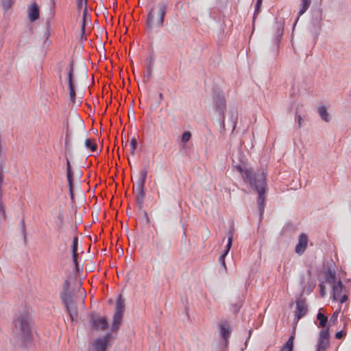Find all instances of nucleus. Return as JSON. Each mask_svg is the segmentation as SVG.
I'll return each mask as SVG.
<instances>
[{
	"mask_svg": "<svg viewBox=\"0 0 351 351\" xmlns=\"http://www.w3.org/2000/svg\"><path fill=\"white\" fill-rule=\"evenodd\" d=\"M191 137V134L190 132H184L182 135V142L185 143L188 142Z\"/></svg>",
	"mask_w": 351,
	"mask_h": 351,
	"instance_id": "30",
	"label": "nucleus"
},
{
	"mask_svg": "<svg viewBox=\"0 0 351 351\" xmlns=\"http://www.w3.org/2000/svg\"><path fill=\"white\" fill-rule=\"evenodd\" d=\"M90 22L89 16L88 14L87 9L85 8L83 10L82 21L81 25V37L82 39L86 40L85 36V27L87 23Z\"/></svg>",
	"mask_w": 351,
	"mask_h": 351,
	"instance_id": "15",
	"label": "nucleus"
},
{
	"mask_svg": "<svg viewBox=\"0 0 351 351\" xmlns=\"http://www.w3.org/2000/svg\"><path fill=\"white\" fill-rule=\"evenodd\" d=\"M348 300V296L346 294H343L342 295H340V298H339V301L341 304H343L346 302Z\"/></svg>",
	"mask_w": 351,
	"mask_h": 351,
	"instance_id": "37",
	"label": "nucleus"
},
{
	"mask_svg": "<svg viewBox=\"0 0 351 351\" xmlns=\"http://www.w3.org/2000/svg\"><path fill=\"white\" fill-rule=\"evenodd\" d=\"M317 319L319 321L318 326L325 329L324 328L328 322V317L319 311L317 315Z\"/></svg>",
	"mask_w": 351,
	"mask_h": 351,
	"instance_id": "22",
	"label": "nucleus"
},
{
	"mask_svg": "<svg viewBox=\"0 0 351 351\" xmlns=\"http://www.w3.org/2000/svg\"><path fill=\"white\" fill-rule=\"evenodd\" d=\"M282 32H283L282 27L281 26H278V35L279 36H281V35L282 34Z\"/></svg>",
	"mask_w": 351,
	"mask_h": 351,
	"instance_id": "39",
	"label": "nucleus"
},
{
	"mask_svg": "<svg viewBox=\"0 0 351 351\" xmlns=\"http://www.w3.org/2000/svg\"><path fill=\"white\" fill-rule=\"evenodd\" d=\"M130 154L132 156H134L135 152L137 147V140L135 137H133L130 142Z\"/></svg>",
	"mask_w": 351,
	"mask_h": 351,
	"instance_id": "28",
	"label": "nucleus"
},
{
	"mask_svg": "<svg viewBox=\"0 0 351 351\" xmlns=\"http://www.w3.org/2000/svg\"><path fill=\"white\" fill-rule=\"evenodd\" d=\"M14 3V0H2V5L3 9L7 11L11 8Z\"/></svg>",
	"mask_w": 351,
	"mask_h": 351,
	"instance_id": "29",
	"label": "nucleus"
},
{
	"mask_svg": "<svg viewBox=\"0 0 351 351\" xmlns=\"http://www.w3.org/2000/svg\"><path fill=\"white\" fill-rule=\"evenodd\" d=\"M329 276L328 278V281L330 284H335V273L334 271H329L328 272Z\"/></svg>",
	"mask_w": 351,
	"mask_h": 351,
	"instance_id": "32",
	"label": "nucleus"
},
{
	"mask_svg": "<svg viewBox=\"0 0 351 351\" xmlns=\"http://www.w3.org/2000/svg\"><path fill=\"white\" fill-rule=\"evenodd\" d=\"M227 255L226 254H221L219 258V263L221 264V265L224 267V269L226 270L227 268H226V263H225V258Z\"/></svg>",
	"mask_w": 351,
	"mask_h": 351,
	"instance_id": "33",
	"label": "nucleus"
},
{
	"mask_svg": "<svg viewBox=\"0 0 351 351\" xmlns=\"http://www.w3.org/2000/svg\"><path fill=\"white\" fill-rule=\"evenodd\" d=\"M108 325V322L104 318H98L93 319V326L96 330L105 329Z\"/></svg>",
	"mask_w": 351,
	"mask_h": 351,
	"instance_id": "18",
	"label": "nucleus"
},
{
	"mask_svg": "<svg viewBox=\"0 0 351 351\" xmlns=\"http://www.w3.org/2000/svg\"><path fill=\"white\" fill-rule=\"evenodd\" d=\"M263 0H258V3H262Z\"/></svg>",
	"mask_w": 351,
	"mask_h": 351,
	"instance_id": "49",
	"label": "nucleus"
},
{
	"mask_svg": "<svg viewBox=\"0 0 351 351\" xmlns=\"http://www.w3.org/2000/svg\"><path fill=\"white\" fill-rule=\"evenodd\" d=\"M66 70L67 71V76H68L70 99L73 103H75V86H74L73 80V65L72 62H70L67 65Z\"/></svg>",
	"mask_w": 351,
	"mask_h": 351,
	"instance_id": "7",
	"label": "nucleus"
},
{
	"mask_svg": "<svg viewBox=\"0 0 351 351\" xmlns=\"http://www.w3.org/2000/svg\"><path fill=\"white\" fill-rule=\"evenodd\" d=\"M28 17L33 22L39 18V8L36 3H32L27 10Z\"/></svg>",
	"mask_w": 351,
	"mask_h": 351,
	"instance_id": "14",
	"label": "nucleus"
},
{
	"mask_svg": "<svg viewBox=\"0 0 351 351\" xmlns=\"http://www.w3.org/2000/svg\"><path fill=\"white\" fill-rule=\"evenodd\" d=\"M167 8L168 3L166 1H160L152 7L146 20L147 27L149 31L163 26Z\"/></svg>",
	"mask_w": 351,
	"mask_h": 351,
	"instance_id": "3",
	"label": "nucleus"
},
{
	"mask_svg": "<svg viewBox=\"0 0 351 351\" xmlns=\"http://www.w3.org/2000/svg\"><path fill=\"white\" fill-rule=\"evenodd\" d=\"M163 95L162 93H160L158 95V104H160L162 100L163 99Z\"/></svg>",
	"mask_w": 351,
	"mask_h": 351,
	"instance_id": "41",
	"label": "nucleus"
},
{
	"mask_svg": "<svg viewBox=\"0 0 351 351\" xmlns=\"http://www.w3.org/2000/svg\"><path fill=\"white\" fill-rule=\"evenodd\" d=\"M317 111H318L319 116L324 121H325L326 122L329 121V120H330L329 114L328 113L327 109L324 106L318 107Z\"/></svg>",
	"mask_w": 351,
	"mask_h": 351,
	"instance_id": "23",
	"label": "nucleus"
},
{
	"mask_svg": "<svg viewBox=\"0 0 351 351\" xmlns=\"http://www.w3.org/2000/svg\"><path fill=\"white\" fill-rule=\"evenodd\" d=\"M14 332L21 339L29 338L32 330V317L29 309L23 308L15 314L13 319Z\"/></svg>",
	"mask_w": 351,
	"mask_h": 351,
	"instance_id": "2",
	"label": "nucleus"
},
{
	"mask_svg": "<svg viewBox=\"0 0 351 351\" xmlns=\"http://www.w3.org/2000/svg\"><path fill=\"white\" fill-rule=\"evenodd\" d=\"M239 171L242 173V177L246 183H248L251 188L256 190L258 193V204L261 211L264 208L265 193L266 191V178L263 172L254 173L250 169H243L238 167Z\"/></svg>",
	"mask_w": 351,
	"mask_h": 351,
	"instance_id": "1",
	"label": "nucleus"
},
{
	"mask_svg": "<svg viewBox=\"0 0 351 351\" xmlns=\"http://www.w3.org/2000/svg\"><path fill=\"white\" fill-rule=\"evenodd\" d=\"M147 171L146 169H143L139 173V176L138 180L136 181L135 186L134 187L136 188L137 191L136 200L139 204H142L145 197V184L146 182Z\"/></svg>",
	"mask_w": 351,
	"mask_h": 351,
	"instance_id": "5",
	"label": "nucleus"
},
{
	"mask_svg": "<svg viewBox=\"0 0 351 351\" xmlns=\"http://www.w3.org/2000/svg\"><path fill=\"white\" fill-rule=\"evenodd\" d=\"M311 3V0H302L301 8L299 11L300 15H302L308 10Z\"/></svg>",
	"mask_w": 351,
	"mask_h": 351,
	"instance_id": "27",
	"label": "nucleus"
},
{
	"mask_svg": "<svg viewBox=\"0 0 351 351\" xmlns=\"http://www.w3.org/2000/svg\"><path fill=\"white\" fill-rule=\"evenodd\" d=\"M124 311H125L124 301L122 299L121 295H119V299L117 302L116 311H115L114 313L123 315Z\"/></svg>",
	"mask_w": 351,
	"mask_h": 351,
	"instance_id": "21",
	"label": "nucleus"
},
{
	"mask_svg": "<svg viewBox=\"0 0 351 351\" xmlns=\"http://www.w3.org/2000/svg\"><path fill=\"white\" fill-rule=\"evenodd\" d=\"M307 305L304 300H298L296 301L295 316L300 319L307 313Z\"/></svg>",
	"mask_w": 351,
	"mask_h": 351,
	"instance_id": "12",
	"label": "nucleus"
},
{
	"mask_svg": "<svg viewBox=\"0 0 351 351\" xmlns=\"http://www.w3.org/2000/svg\"><path fill=\"white\" fill-rule=\"evenodd\" d=\"M343 291V285L341 282L339 280L337 283L332 285V293H333V300H338L341 295V292Z\"/></svg>",
	"mask_w": 351,
	"mask_h": 351,
	"instance_id": "16",
	"label": "nucleus"
},
{
	"mask_svg": "<svg viewBox=\"0 0 351 351\" xmlns=\"http://www.w3.org/2000/svg\"><path fill=\"white\" fill-rule=\"evenodd\" d=\"M215 102L217 106V110L220 114H224L226 108V99L223 95H217L215 97Z\"/></svg>",
	"mask_w": 351,
	"mask_h": 351,
	"instance_id": "13",
	"label": "nucleus"
},
{
	"mask_svg": "<svg viewBox=\"0 0 351 351\" xmlns=\"http://www.w3.org/2000/svg\"><path fill=\"white\" fill-rule=\"evenodd\" d=\"M77 8L79 9H81L82 8H84V9L85 8H86V3H87V0H77Z\"/></svg>",
	"mask_w": 351,
	"mask_h": 351,
	"instance_id": "34",
	"label": "nucleus"
},
{
	"mask_svg": "<svg viewBox=\"0 0 351 351\" xmlns=\"http://www.w3.org/2000/svg\"><path fill=\"white\" fill-rule=\"evenodd\" d=\"M66 177L69 186V189L71 192L72 191L73 189V179H72V172H71V164L68 158H66Z\"/></svg>",
	"mask_w": 351,
	"mask_h": 351,
	"instance_id": "19",
	"label": "nucleus"
},
{
	"mask_svg": "<svg viewBox=\"0 0 351 351\" xmlns=\"http://www.w3.org/2000/svg\"><path fill=\"white\" fill-rule=\"evenodd\" d=\"M320 287H321V291H322V295H324V286L320 285Z\"/></svg>",
	"mask_w": 351,
	"mask_h": 351,
	"instance_id": "43",
	"label": "nucleus"
},
{
	"mask_svg": "<svg viewBox=\"0 0 351 351\" xmlns=\"http://www.w3.org/2000/svg\"><path fill=\"white\" fill-rule=\"evenodd\" d=\"M59 77H60V79H61V78H62V75H61V73H60V74H59Z\"/></svg>",
	"mask_w": 351,
	"mask_h": 351,
	"instance_id": "47",
	"label": "nucleus"
},
{
	"mask_svg": "<svg viewBox=\"0 0 351 351\" xmlns=\"http://www.w3.org/2000/svg\"><path fill=\"white\" fill-rule=\"evenodd\" d=\"M110 337V335L108 334L104 338L97 339L93 344L95 351H106Z\"/></svg>",
	"mask_w": 351,
	"mask_h": 351,
	"instance_id": "11",
	"label": "nucleus"
},
{
	"mask_svg": "<svg viewBox=\"0 0 351 351\" xmlns=\"http://www.w3.org/2000/svg\"><path fill=\"white\" fill-rule=\"evenodd\" d=\"M262 3H258V0H257L256 5V10H255V14L258 13L259 12L260 7Z\"/></svg>",
	"mask_w": 351,
	"mask_h": 351,
	"instance_id": "38",
	"label": "nucleus"
},
{
	"mask_svg": "<svg viewBox=\"0 0 351 351\" xmlns=\"http://www.w3.org/2000/svg\"><path fill=\"white\" fill-rule=\"evenodd\" d=\"M300 16H301V15H300V14L298 13V17L297 20H295V22H298V19H299V17H300Z\"/></svg>",
	"mask_w": 351,
	"mask_h": 351,
	"instance_id": "45",
	"label": "nucleus"
},
{
	"mask_svg": "<svg viewBox=\"0 0 351 351\" xmlns=\"http://www.w3.org/2000/svg\"><path fill=\"white\" fill-rule=\"evenodd\" d=\"M2 215L3 216H5V211H4L3 207L1 204V203L0 202V215Z\"/></svg>",
	"mask_w": 351,
	"mask_h": 351,
	"instance_id": "40",
	"label": "nucleus"
},
{
	"mask_svg": "<svg viewBox=\"0 0 351 351\" xmlns=\"http://www.w3.org/2000/svg\"><path fill=\"white\" fill-rule=\"evenodd\" d=\"M219 328L220 330V335L227 344L228 339L232 332L231 327L228 322H225L219 324Z\"/></svg>",
	"mask_w": 351,
	"mask_h": 351,
	"instance_id": "10",
	"label": "nucleus"
},
{
	"mask_svg": "<svg viewBox=\"0 0 351 351\" xmlns=\"http://www.w3.org/2000/svg\"><path fill=\"white\" fill-rule=\"evenodd\" d=\"M329 329H322L319 332L317 351H326L329 347Z\"/></svg>",
	"mask_w": 351,
	"mask_h": 351,
	"instance_id": "6",
	"label": "nucleus"
},
{
	"mask_svg": "<svg viewBox=\"0 0 351 351\" xmlns=\"http://www.w3.org/2000/svg\"><path fill=\"white\" fill-rule=\"evenodd\" d=\"M308 237L306 234L302 233L298 238V243L295 246V252L300 255L302 254L308 245Z\"/></svg>",
	"mask_w": 351,
	"mask_h": 351,
	"instance_id": "8",
	"label": "nucleus"
},
{
	"mask_svg": "<svg viewBox=\"0 0 351 351\" xmlns=\"http://www.w3.org/2000/svg\"><path fill=\"white\" fill-rule=\"evenodd\" d=\"M154 245L156 250L159 252L168 251L170 249L171 241L158 237L154 241Z\"/></svg>",
	"mask_w": 351,
	"mask_h": 351,
	"instance_id": "9",
	"label": "nucleus"
},
{
	"mask_svg": "<svg viewBox=\"0 0 351 351\" xmlns=\"http://www.w3.org/2000/svg\"><path fill=\"white\" fill-rule=\"evenodd\" d=\"M345 335H346V332L343 330H340L336 333L335 337L337 339H341Z\"/></svg>",
	"mask_w": 351,
	"mask_h": 351,
	"instance_id": "36",
	"label": "nucleus"
},
{
	"mask_svg": "<svg viewBox=\"0 0 351 351\" xmlns=\"http://www.w3.org/2000/svg\"><path fill=\"white\" fill-rule=\"evenodd\" d=\"M232 243V235H231L230 237H228V243L226 245V249L223 254H226V255L228 254V252L231 248Z\"/></svg>",
	"mask_w": 351,
	"mask_h": 351,
	"instance_id": "31",
	"label": "nucleus"
},
{
	"mask_svg": "<svg viewBox=\"0 0 351 351\" xmlns=\"http://www.w3.org/2000/svg\"><path fill=\"white\" fill-rule=\"evenodd\" d=\"M158 198L160 197V193H159V192H158Z\"/></svg>",
	"mask_w": 351,
	"mask_h": 351,
	"instance_id": "48",
	"label": "nucleus"
},
{
	"mask_svg": "<svg viewBox=\"0 0 351 351\" xmlns=\"http://www.w3.org/2000/svg\"><path fill=\"white\" fill-rule=\"evenodd\" d=\"M293 336L290 337L285 345L281 348L280 351H293Z\"/></svg>",
	"mask_w": 351,
	"mask_h": 351,
	"instance_id": "25",
	"label": "nucleus"
},
{
	"mask_svg": "<svg viewBox=\"0 0 351 351\" xmlns=\"http://www.w3.org/2000/svg\"><path fill=\"white\" fill-rule=\"evenodd\" d=\"M77 245H78V237H75L73 238V242H72V253H73V261H74L76 267H77Z\"/></svg>",
	"mask_w": 351,
	"mask_h": 351,
	"instance_id": "20",
	"label": "nucleus"
},
{
	"mask_svg": "<svg viewBox=\"0 0 351 351\" xmlns=\"http://www.w3.org/2000/svg\"><path fill=\"white\" fill-rule=\"evenodd\" d=\"M123 315L115 314L113 317V323H112V329L113 330H117L119 327V325L121 322Z\"/></svg>",
	"mask_w": 351,
	"mask_h": 351,
	"instance_id": "26",
	"label": "nucleus"
},
{
	"mask_svg": "<svg viewBox=\"0 0 351 351\" xmlns=\"http://www.w3.org/2000/svg\"><path fill=\"white\" fill-rule=\"evenodd\" d=\"M147 65H146V72L145 74V77H147V80H149L152 77L153 66L154 63V58L153 56H150L147 59Z\"/></svg>",
	"mask_w": 351,
	"mask_h": 351,
	"instance_id": "17",
	"label": "nucleus"
},
{
	"mask_svg": "<svg viewBox=\"0 0 351 351\" xmlns=\"http://www.w3.org/2000/svg\"><path fill=\"white\" fill-rule=\"evenodd\" d=\"M60 298L71 321L76 322L78 317V312L74 296L71 295L68 291H64L60 294Z\"/></svg>",
	"mask_w": 351,
	"mask_h": 351,
	"instance_id": "4",
	"label": "nucleus"
},
{
	"mask_svg": "<svg viewBox=\"0 0 351 351\" xmlns=\"http://www.w3.org/2000/svg\"><path fill=\"white\" fill-rule=\"evenodd\" d=\"M69 280H66L64 282V289H67V288L69 287Z\"/></svg>",
	"mask_w": 351,
	"mask_h": 351,
	"instance_id": "42",
	"label": "nucleus"
},
{
	"mask_svg": "<svg viewBox=\"0 0 351 351\" xmlns=\"http://www.w3.org/2000/svg\"><path fill=\"white\" fill-rule=\"evenodd\" d=\"M23 232H24V233H25V226H23Z\"/></svg>",
	"mask_w": 351,
	"mask_h": 351,
	"instance_id": "46",
	"label": "nucleus"
},
{
	"mask_svg": "<svg viewBox=\"0 0 351 351\" xmlns=\"http://www.w3.org/2000/svg\"><path fill=\"white\" fill-rule=\"evenodd\" d=\"M86 148H88L91 152H95L97 150V145L95 142L93 141L90 138H86L84 142Z\"/></svg>",
	"mask_w": 351,
	"mask_h": 351,
	"instance_id": "24",
	"label": "nucleus"
},
{
	"mask_svg": "<svg viewBox=\"0 0 351 351\" xmlns=\"http://www.w3.org/2000/svg\"><path fill=\"white\" fill-rule=\"evenodd\" d=\"M339 315V311H336L330 317V322H335L337 319V317Z\"/></svg>",
	"mask_w": 351,
	"mask_h": 351,
	"instance_id": "35",
	"label": "nucleus"
},
{
	"mask_svg": "<svg viewBox=\"0 0 351 351\" xmlns=\"http://www.w3.org/2000/svg\"><path fill=\"white\" fill-rule=\"evenodd\" d=\"M298 119H299V125H301V120H302V118L300 116L298 117Z\"/></svg>",
	"mask_w": 351,
	"mask_h": 351,
	"instance_id": "44",
	"label": "nucleus"
}]
</instances>
